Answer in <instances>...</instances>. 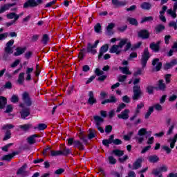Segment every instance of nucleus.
I'll return each instance as SVG.
<instances>
[{"mask_svg": "<svg viewBox=\"0 0 177 177\" xmlns=\"http://www.w3.org/2000/svg\"><path fill=\"white\" fill-rule=\"evenodd\" d=\"M127 39H121L118 45H113L110 48L111 53H116V55H120L122 50V47L125 45Z\"/></svg>", "mask_w": 177, "mask_h": 177, "instance_id": "f257e3e1", "label": "nucleus"}, {"mask_svg": "<svg viewBox=\"0 0 177 177\" xmlns=\"http://www.w3.org/2000/svg\"><path fill=\"white\" fill-rule=\"evenodd\" d=\"M68 145L71 146L73 145L74 147H77L79 150H84V145L80 140H76L74 138L67 139Z\"/></svg>", "mask_w": 177, "mask_h": 177, "instance_id": "f03ea898", "label": "nucleus"}, {"mask_svg": "<svg viewBox=\"0 0 177 177\" xmlns=\"http://www.w3.org/2000/svg\"><path fill=\"white\" fill-rule=\"evenodd\" d=\"M147 133V129L145 128L140 129L136 136L135 139L137 140L138 143L140 145L143 143V140H145V135Z\"/></svg>", "mask_w": 177, "mask_h": 177, "instance_id": "7ed1b4c3", "label": "nucleus"}, {"mask_svg": "<svg viewBox=\"0 0 177 177\" xmlns=\"http://www.w3.org/2000/svg\"><path fill=\"white\" fill-rule=\"evenodd\" d=\"M133 100H138L140 99V96L143 94V92H142V89H140V86L139 85H135L133 87Z\"/></svg>", "mask_w": 177, "mask_h": 177, "instance_id": "20e7f679", "label": "nucleus"}, {"mask_svg": "<svg viewBox=\"0 0 177 177\" xmlns=\"http://www.w3.org/2000/svg\"><path fill=\"white\" fill-rule=\"evenodd\" d=\"M19 106L22 108V110L20 111L21 118H23V120H26V118L31 114V109L30 107L24 106V104H19Z\"/></svg>", "mask_w": 177, "mask_h": 177, "instance_id": "39448f33", "label": "nucleus"}, {"mask_svg": "<svg viewBox=\"0 0 177 177\" xmlns=\"http://www.w3.org/2000/svg\"><path fill=\"white\" fill-rule=\"evenodd\" d=\"M149 59H150V53L149 52V49L145 48L141 58V64L142 67L146 66L147 60H149Z\"/></svg>", "mask_w": 177, "mask_h": 177, "instance_id": "423d86ee", "label": "nucleus"}, {"mask_svg": "<svg viewBox=\"0 0 177 177\" xmlns=\"http://www.w3.org/2000/svg\"><path fill=\"white\" fill-rule=\"evenodd\" d=\"M22 100L24 101V107H26V106H27V107H30V106L32 105V101L28 93L25 92L23 93Z\"/></svg>", "mask_w": 177, "mask_h": 177, "instance_id": "0eeeda50", "label": "nucleus"}, {"mask_svg": "<svg viewBox=\"0 0 177 177\" xmlns=\"http://www.w3.org/2000/svg\"><path fill=\"white\" fill-rule=\"evenodd\" d=\"M15 44V40L11 39L9 41H8L6 44V48H5V52L8 55H10L13 53V44Z\"/></svg>", "mask_w": 177, "mask_h": 177, "instance_id": "6e6552de", "label": "nucleus"}, {"mask_svg": "<svg viewBox=\"0 0 177 177\" xmlns=\"http://www.w3.org/2000/svg\"><path fill=\"white\" fill-rule=\"evenodd\" d=\"M99 40H96L95 44H91V43H88L87 46V52L95 55L96 53V49L95 48H97Z\"/></svg>", "mask_w": 177, "mask_h": 177, "instance_id": "1a4fd4ad", "label": "nucleus"}, {"mask_svg": "<svg viewBox=\"0 0 177 177\" xmlns=\"http://www.w3.org/2000/svg\"><path fill=\"white\" fill-rule=\"evenodd\" d=\"M27 168V164H24L21 168L17 171V175H21V177L28 176V171H26Z\"/></svg>", "mask_w": 177, "mask_h": 177, "instance_id": "9d476101", "label": "nucleus"}, {"mask_svg": "<svg viewBox=\"0 0 177 177\" xmlns=\"http://www.w3.org/2000/svg\"><path fill=\"white\" fill-rule=\"evenodd\" d=\"M176 10H177V1H175L173 6V10L172 8L167 10V15H169V16H171L173 19H176Z\"/></svg>", "mask_w": 177, "mask_h": 177, "instance_id": "9b49d317", "label": "nucleus"}, {"mask_svg": "<svg viewBox=\"0 0 177 177\" xmlns=\"http://www.w3.org/2000/svg\"><path fill=\"white\" fill-rule=\"evenodd\" d=\"M129 109H124L118 115V118L120 120H128V118H129Z\"/></svg>", "mask_w": 177, "mask_h": 177, "instance_id": "f8f14e48", "label": "nucleus"}, {"mask_svg": "<svg viewBox=\"0 0 177 177\" xmlns=\"http://www.w3.org/2000/svg\"><path fill=\"white\" fill-rule=\"evenodd\" d=\"M97 101L96 100V98H95V95L93 94V91H89L88 92V100L87 103L90 104V106H93V104H95Z\"/></svg>", "mask_w": 177, "mask_h": 177, "instance_id": "ddd939ff", "label": "nucleus"}, {"mask_svg": "<svg viewBox=\"0 0 177 177\" xmlns=\"http://www.w3.org/2000/svg\"><path fill=\"white\" fill-rule=\"evenodd\" d=\"M35 6H38V3L35 0H28L24 4V8L27 9V8H35Z\"/></svg>", "mask_w": 177, "mask_h": 177, "instance_id": "4468645a", "label": "nucleus"}, {"mask_svg": "<svg viewBox=\"0 0 177 177\" xmlns=\"http://www.w3.org/2000/svg\"><path fill=\"white\" fill-rule=\"evenodd\" d=\"M142 162H143V158L140 157L133 164L132 169H139L142 167Z\"/></svg>", "mask_w": 177, "mask_h": 177, "instance_id": "2eb2a0df", "label": "nucleus"}, {"mask_svg": "<svg viewBox=\"0 0 177 177\" xmlns=\"http://www.w3.org/2000/svg\"><path fill=\"white\" fill-rule=\"evenodd\" d=\"M107 50H109V45L105 44V45L102 46L100 49L98 59H102V56H103V55H104V53H106V52H107Z\"/></svg>", "mask_w": 177, "mask_h": 177, "instance_id": "dca6fc26", "label": "nucleus"}, {"mask_svg": "<svg viewBox=\"0 0 177 177\" xmlns=\"http://www.w3.org/2000/svg\"><path fill=\"white\" fill-rule=\"evenodd\" d=\"M138 37H140L143 39H147V38L150 37V33L147 30H142L138 32Z\"/></svg>", "mask_w": 177, "mask_h": 177, "instance_id": "f3484780", "label": "nucleus"}, {"mask_svg": "<svg viewBox=\"0 0 177 177\" xmlns=\"http://www.w3.org/2000/svg\"><path fill=\"white\" fill-rule=\"evenodd\" d=\"M15 5L16 3H13L5 4L4 6H1L0 9V15L1 13H3L4 12H6V10H9V9L12 8V6H15Z\"/></svg>", "mask_w": 177, "mask_h": 177, "instance_id": "a211bd4d", "label": "nucleus"}, {"mask_svg": "<svg viewBox=\"0 0 177 177\" xmlns=\"http://www.w3.org/2000/svg\"><path fill=\"white\" fill-rule=\"evenodd\" d=\"M93 118H94V121L95 122L96 127H100V125H102V124H103V122H104V120L103 119V118L100 116L95 115L93 117Z\"/></svg>", "mask_w": 177, "mask_h": 177, "instance_id": "6ab92c4d", "label": "nucleus"}, {"mask_svg": "<svg viewBox=\"0 0 177 177\" xmlns=\"http://www.w3.org/2000/svg\"><path fill=\"white\" fill-rule=\"evenodd\" d=\"M8 103V100L3 96H0V110H3L6 107Z\"/></svg>", "mask_w": 177, "mask_h": 177, "instance_id": "aec40b11", "label": "nucleus"}, {"mask_svg": "<svg viewBox=\"0 0 177 177\" xmlns=\"http://www.w3.org/2000/svg\"><path fill=\"white\" fill-rule=\"evenodd\" d=\"M158 88L159 91H162L163 92L167 88V86L165 85V83H164V80H160L158 82Z\"/></svg>", "mask_w": 177, "mask_h": 177, "instance_id": "412c9836", "label": "nucleus"}, {"mask_svg": "<svg viewBox=\"0 0 177 177\" xmlns=\"http://www.w3.org/2000/svg\"><path fill=\"white\" fill-rule=\"evenodd\" d=\"M39 136H38L37 134H34L30 136V137H28L27 138L28 140V143L29 145H34V143H35V138H39Z\"/></svg>", "mask_w": 177, "mask_h": 177, "instance_id": "4be33fe9", "label": "nucleus"}, {"mask_svg": "<svg viewBox=\"0 0 177 177\" xmlns=\"http://www.w3.org/2000/svg\"><path fill=\"white\" fill-rule=\"evenodd\" d=\"M152 66L153 67H162V63L160 62V59L155 58L152 61Z\"/></svg>", "mask_w": 177, "mask_h": 177, "instance_id": "5701e85b", "label": "nucleus"}, {"mask_svg": "<svg viewBox=\"0 0 177 177\" xmlns=\"http://www.w3.org/2000/svg\"><path fill=\"white\" fill-rule=\"evenodd\" d=\"M32 71H34V68H28L26 72V81H31V73Z\"/></svg>", "mask_w": 177, "mask_h": 177, "instance_id": "b1692460", "label": "nucleus"}, {"mask_svg": "<svg viewBox=\"0 0 177 177\" xmlns=\"http://www.w3.org/2000/svg\"><path fill=\"white\" fill-rule=\"evenodd\" d=\"M160 41H158L156 44L151 43L150 44L151 49L155 52H157L160 49Z\"/></svg>", "mask_w": 177, "mask_h": 177, "instance_id": "393cba45", "label": "nucleus"}, {"mask_svg": "<svg viewBox=\"0 0 177 177\" xmlns=\"http://www.w3.org/2000/svg\"><path fill=\"white\" fill-rule=\"evenodd\" d=\"M148 160L149 162H158V161L160 160V158H158V156H157L156 155H153L149 156Z\"/></svg>", "mask_w": 177, "mask_h": 177, "instance_id": "a878e982", "label": "nucleus"}, {"mask_svg": "<svg viewBox=\"0 0 177 177\" xmlns=\"http://www.w3.org/2000/svg\"><path fill=\"white\" fill-rule=\"evenodd\" d=\"M140 8L144 10H150L151 9V4L150 3L144 2L140 5Z\"/></svg>", "mask_w": 177, "mask_h": 177, "instance_id": "bb28decb", "label": "nucleus"}, {"mask_svg": "<svg viewBox=\"0 0 177 177\" xmlns=\"http://www.w3.org/2000/svg\"><path fill=\"white\" fill-rule=\"evenodd\" d=\"M115 24L111 23L108 25V26L106 27V33L108 34V35H111V34H113L112 30L113 28H114Z\"/></svg>", "mask_w": 177, "mask_h": 177, "instance_id": "cd10ccee", "label": "nucleus"}, {"mask_svg": "<svg viewBox=\"0 0 177 177\" xmlns=\"http://www.w3.org/2000/svg\"><path fill=\"white\" fill-rule=\"evenodd\" d=\"M163 30H165V26L162 24H158L155 27V32H156V34L161 32Z\"/></svg>", "mask_w": 177, "mask_h": 177, "instance_id": "c85d7f7f", "label": "nucleus"}, {"mask_svg": "<svg viewBox=\"0 0 177 177\" xmlns=\"http://www.w3.org/2000/svg\"><path fill=\"white\" fill-rule=\"evenodd\" d=\"M120 71L122 74H127V75H131L132 73L129 71V68L128 67H120L119 68Z\"/></svg>", "mask_w": 177, "mask_h": 177, "instance_id": "c756f323", "label": "nucleus"}, {"mask_svg": "<svg viewBox=\"0 0 177 177\" xmlns=\"http://www.w3.org/2000/svg\"><path fill=\"white\" fill-rule=\"evenodd\" d=\"M17 83L19 85H23V84H24V73H19L18 80H17Z\"/></svg>", "mask_w": 177, "mask_h": 177, "instance_id": "7c9ffc66", "label": "nucleus"}, {"mask_svg": "<svg viewBox=\"0 0 177 177\" xmlns=\"http://www.w3.org/2000/svg\"><path fill=\"white\" fill-rule=\"evenodd\" d=\"M48 128V125L45 123H40L37 125V127H34V129H38V131H44Z\"/></svg>", "mask_w": 177, "mask_h": 177, "instance_id": "2f4dec72", "label": "nucleus"}, {"mask_svg": "<svg viewBox=\"0 0 177 177\" xmlns=\"http://www.w3.org/2000/svg\"><path fill=\"white\" fill-rule=\"evenodd\" d=\"M6 16H7V18L10 19H14L15 21H16V20H19V16H17V13L11 12V13L7 14Z\"/></svg>", "mask_w": 177, "mask_h": 177, "instance_id": "473e14b6", "label": "nucleus"}, {"mask_svg": "<svg viewBox=\"0 0 177 177\" xmlns=\"http://www.w3.org/2000/svg\"><path fill=\"white\" fill-rule=\"evenodd\" d=\"M62 156H68V154H71V150L70 149H67V147H64L62 148Z\"/></svg>", "mask_w": 177, "mask_h": 177, "instance_id": "72a5a7b5", "label": "nucleus"}, {"mask_svg": "<svg viewBox=\"0 0 177 177\" xmlns=\"http://www.w3.org/2000/svg\"><path fill=\"white\" fill-rule=\"evenodd\" d=\"M177 64V59H171L169 62H167L166 67H174Z\"/></svg>", "mask_w": 177, "mask_h": 177, "instance_id": "f704fd0d", "label": "nucleus"}, {"mask_svg": "<svg viewBox=\"0 0 177 177\" xmlns=\"http://www.w3.org/2000/svg\"><path fill=\"white\" fill-rule=\"evenodd\" d=\"M112 153L115 155L117 157H122V156H124V151H121L120 149H114L112 151Z\"/></svg>", "mask_w": 177, "mask_h": 177, "instance_id": "c9c22d12", "label": "nucleus"}, {"mask_svg": "<svg viewBox=\"0 0 177 177\" xmlns=\"http://www.w3.org/2000/svg\"><path fill=\"white\" fill-rule=\"evenodd\" d=\"M48 42H49V36L45 34L41 38V44H43V45H47Z\"/></svg>", "mask_w": 177, "mask_h": 177, "instance_id": "e433bc0d", "label": "nucleus"}, {"mask_svg": "<svg viewBox=\"0 0 177 177\" xmlns=\"http://www.w3.org/2000/svg\"><path fill=\"white\" fill-rule=\"evenodd\" d=\"M153 111H154V107L149 106L147 112L145 114V118L146 120L149 119V117H150V115H151V113H153Z\"/></svg>", "mask_w": 177, "mask_h": 177, "instance_id": "4c0bfd02", "label": "nucleus"}, {"mask_svg": "<svg viewBox=\"0 0 177 177\" xmlns=\"http://www.w3.org/2000/svg\"><path fill=\"white\" fill-rule=\"evenodd\" d=\"M145 71L143 68H138L137 70L134 72V77H138V75H142Z\"/></svg>", "mask_w": 177, "mask_h": 177, "instance_id": "58836bf2", "label": "nucleus"}, {"mask_svg": "<svg viewBox=\"0 0 177 177\" xmlns=\"http://www.w3.org/2000/svg\"><path fill=\"white\" fill-rule=\"evenodd\" d=\"M13 128H15V126L12 124H4L1 129L3 131H9V129H13Z\"/></svg>", "mask_w": 177, "mask_h": 177, "instance_id": "ea45409f", "label": "nucleus"}, {"mask_svg": "<svg viewBox=\"0 0 177 177\" xmlns=\"http://www.w3.org/2000/svg\"><path fill=\"white\" fill-rule=\"evenodd\" d=\"M112 3L114 6H124L125 2L119 1L118 0H112Z\"/></svg>", "mask_w": 177, "mask_h": 177, "instance_id": "a19ab883", "label": "nucleus"}, {"mask_svg": "<svg viewBox=\"0 0 177 177\" xmlns=\"http://www.w3.org/2000/svg\"><path fill=\"white\" fill-rule=\"evenodd\" d=\"M12 138V133L10 132V130L6 131L4 138H3V140H8Z\"/></svg>", "mask_w": 177, "mask_h": 177, "instance_id": "79ce46f5", "label": "nucleus"}, {"mask_svg": "<svg viewBox=\"0 0 177 177\" xmlns=\"http://www.w3.org/2000/svg\"><path fill=\"white\" fill-rule=\"evenodd\" d=\"M127 21H129V23L133 26H138V21L135 18L128 17Z\"/></svg>", "mask_w": 177, "mask_h": 177, "instance_id": "37998d69", "label": "nucleus"}, {"mask_svg": "<svg viewBox=\"0 0 177 177\" xmlns=\"http://www.w3.org/2000/svg\"><path fill=\"white\" fill-rule=\"evenodd\" d=\"M26 52V48H17V52L15 53L16 56H20V55H23V53Z\"/></svg>", "mask_w": 177, "mask_h": 177, "instance_id": "c03bdc74", "label": "nucleus"}, {"mask_svg": "<svg viewBox=\"0 0 177 177\" xmlns=\"http://www.w3.org/2000/svg\"><path fill=\"white\" fill-rule=\"evenodd\" d=\"M146 91H147V93H149V95H153V93H154V86H148L146 88Z\"/></svg>", "mask_w": 177, "mask_h": 177, "instance_id": "a18cd8bd", "label": "nucleus"}, {"mask_svg": "<svg viewBox=\"0 0 177 177\" xmlns=\"http://www.w3.org/2000/svg\"><path fill=\"white\" fill-rule=\"evenodd\" d=\"M12 158L13 156H12V154H8L3 156L1 160H3V161H10Z\"/></svg>", "mask_w": 177, "mask_h": 177, "instance_id": "49530a36", "label": "nucleus"}, {"mask_svg": "<svg viewBox=\"0 0 177 177\" xmlns=\"http://www.w3.org/2000/svg\"><path fill=\"white\" fill-rule=\"evenodd\" d=\"M31 127H32V124H24V125H20L19 128L21 129H23V131H28V129H30Z\"/></svg>", "mask_w": 177, "mask_h": 177, "instance_id": "de8ad7c7", "label": "nucleus"}, {"mask_svg": "<svg viewBox=\"0 0 177 177\" xmlns=\"http://www.w3.org/2000/svg\"><path fill=\"white\" fill-rule=\"evenodd\" d=\"M52 157H56L57 156H62V151H50Z\"/></svg>", "mask_w": 177, "mask_h": 177, "instance_id": "09e8293b", "label": "nucleus"}, {"mask_svg": "<svg viewBox=\"0 0 177 177\" xmlns=\"http://www.w3.org/2000/svg\"><path fill=\"white\" fill-rule=\"evenodd\" d=\"M127 107V104L121 103L117 108L116 113H120L122 110H124V108Z\"/></svg>", "mask_w": 177, "mask_h": 177, "instance_id": "8fccbe9b", "label": "nucleus"}, {"mask_svg": "<svg viewBox=\"0 0 177 177\" xmlns=\"http://www.w3.org/2000/svg\"><path fill=\"white\" fill-rule=\"evenodd\" d=\"M9 37V32H4L0 34V41H3Z\"/></svg>", "mask_w": 177, "mask_h": 177, "instance_id": "3c124183", "label": "nucleus"}, {"mask_svg": "<svg viewBox=\"0 0 177 177\" xmlns=\"http://www.w3.org/2000/svg\"><path fill=\"white\" fill-rule=\"evenodd\" d=\"M152 107H153L156 111H162V106L160 104H155Z\"/></svg>", "mask_w": 177, "mask_h": 177, "instance_id": "603ef678", "label": "nucleus"}, {"mask_svg": "<svg viewBox=\"0 0 177 177\" xmlns=\"http://www.w3.org/2000/svg\"><path fill=\"white\" fill-rule=\"evenodd\" d=\"M127 39V41L125 42L126 46H125V49L124 50H129V49H131V41H129V39H128L127 38H124V39Z\"/></svg>", "mask_w": 177, "mask_h": 177, "instance_id": "864d4df0", "label": "nucleus"}, {"mask_svg": "<svg viewBox=\"0 0 177 177\" xmlns=\"http://www.w3.org/2000/svg\"><path fill=\"white\" fill-rule=\"evenodd\" d=\"M108 160L109 161V164H111V165H114V164H116L117 162V160L111 156L108 157Z\"/></svg>", "mask_w": 177, "mask_h": 177, "instance_id": "5fc2aeb1", "label": "nucleus"}, {"mask_svg": "<svg viewBox=\"0 0 177 177\" xmlns=\"http://www.w3.org/2000/svg\"><path fill=\"white\" fill-rule=\"evenodd\" d=\"M162 150L166 151L167 154H170L171 151H172L171 148H169V147H168L167 145H162Z\"/></svg>", "mask_w": 177, "mask_h": 177, "instance_id": "6e6d98bb", "label": "nucleus"}, {"mask_svg": "<svg viewBox=\"0 0 177 177\" xmlns=\"http://www.w3.org/2000/svg\"><path fill=\"white\" fill-rule=\"evenodd\" d=\"M171 77H172V75L171 74L165 75V80L166 84H171Z\"/></svg>", "mask_w": 177, "mask_h": 177, "instance_id": "4d7b16f0", "label": "nucleus"}, {"mask_svg": "<svg viewBox=\"0 0 177 177\" xmlns=\"http://www.w3.org/2000/svg\"><path fill=\"white\" fill-rule=\"evenodd\" d=\"M96 136L95 130H90L88 133V139H93Z\"/></svg>", "mask_w": 177, "mask_h": 177, "instance_id": "13d9d810", "label": "nucleus"}, {"mask_svg": "<svg viewBox=\"0 0 177 177\" xmlns=\"http://www.w3.org/2000/svg\"><path fill=\"white\" fill-rule=\"evenodd\" d=\"M12 111H13V105L12 104L7 105L6 109L4 111V113H12Z\"/></svg>", "mask_w": 177, "mask_h": 177, "instance_id": "bf43d9fd", "label": "nucleus"}, {"mask_svg": "<svg viewBox=\"0 0 177 177\" xmlns=\"http://www.w3.org/2000/svg\"><path fill=\"white\" fill-rule=\"evenodd\" d=\"M174 128H175V124H171L169 127V129H168L167 133V136L172 135V133L174 132Z\"/></svg>", "mask_w": 177, "mask_h": 177, "instance_id": "052dcab7", "label": "nucleus"}, {"mask_svg": "<svg viewBox=\"0 0 177 177\" xmlns=\"http://www.w3.org/2000/svg\"><path fill=\"white\" fill-rule=\"evenodd\" d=\"M152 174L155 175V176H158V175L161 174V170L160 169H153Z\"/></svg>", "mask_w": 177, "mask_h": 177, "instance_id": "680f3d73", "label": "nucleus"}, {"mask_svg": "<svg viewBox=\"0 0 177 177\" xmlns=\"http://www.w3.org/2000/svg\"><path fill=\"white\" fill-rule=\"evenodd\" d=\"M95 75H97V77H100V75H103V74H104L103 71L99 69V68H97L95 69Z\"/></svg>", "mask_w": 177, "mask_h": 177, "instance_id": "e2e57ef3", "label": "nucleus"}, {"mask_svg": "<svg viewBox=\"0 0 177 177\" xmlns=\"http://www.w3.org/2000/svg\"><path fill=\"white\" fill-rule=\"evenodd\" d=\"M10 100L12 103H17V102H19V97L16 95H13Z\"/></svg>", "mask_w": 177, "mask_h": 177, "instance_id": "0e129e2a", "label": "nucleus"}, {"mask_svg": "<svg viewBox=\"0 0 177 177\" xmlns=\"http://www.w3.org/2000/svg\"><path fill=\"white\" fill-rule=\"evenodd\" d=\"M125 80H127V75H120L118 77V81H119V82H124Z\"/></svg>", "mask_w": 177, "mask_h": 177, "instance_id": "69168bd1", "label": "nucleus"}, {"mask_svg": "<svg viewBox=\"0 0 177 177\" xmlns=\"http://www.w3.org/2000/svg\"><path fill=\"white\" fill-rule=\"evenodd\" d=\"M100 30H102V26H100V24H97L95 26V32H100Z\"/></svg>", "mask_w": 177, "mask_h": 177, "instance_id": "338daca9", "label": "nucleus"}, {"mask_svg": "<svg viewBox=\"0 0 177 177\" xmlns=\"http://www.w3.org/2000/svg\"><path fill=\"white\" fill-rule=\"evenodd\" d=\"M177 100V95L175 94H173L169 97V102H175V100Z\"/></svg>", "mask_w": 177, "mask_h": 177, "instance_id": "774afa93", "label": "nucleus"}]
</instances>
